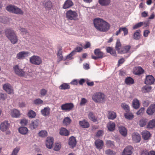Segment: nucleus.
<instances>
[{
	"label": "nucleus",
	"mask_w": 155,
	"mask_h": 155,
	"mask_svg": "<svg viewBox=\"0 0 155 155\" xmlns=\"http://www.w3.org/2000/svg\"><path fill=\"white\" fill-rule=\"evenodd\" d=\"M93 22L95 28L101 32L107 31L110 28V25L108 23L100 18L95 19Z\"/></svg>",
	"instance_id": "1"
},
{
	"label": "nucleus",
	"mask_w": 155,
	"mask_h": 155,
	"mask_svg": "<svg viewBox=\"0 0 155 155\" xmlns=\"http://www.w3.org/2000/svg\"><path fill=\"white\" fill-rule=\"evenodd\" d=\"M5 35L12 43L15 44L17 42L18 40L17 37L12 29L10 28L6 29Z\"/></svg>",
	"instance_id": "2"
},
{
	"label": "nucleus",
	"mask_w": 155,
	"mask_h": 155,
	"mask_svg": "<svg viewBox=\"0 0 155 155\" xmlns=\"http://www.w3.org/2000/svg\"><path fill=\"white\" fill-rule=\"evenodd\" d=\"M92 100L96 103H104L105 101L104 94L101 92H96L92 96Z\"/></svg>",
	"instance_id": "3"
},
{
	"label": "nucleus",
	"mask_w": 155,
	"mask_h": 155,
	"mask_svg": "<svg viewBox=\"0 0 155 155\" xmlns=\"http://www.w3.org/2000/svg\"><path fill=\"white\" fill-rule=\"evenodd\" d=\"M13 70L15 73L20 76L24 77L27 78L28 77L30 76L29 74L24 71L22 69H20L17 65L13 67Z\"/></svg>",
	"instance_id": "4"
},
{
	"label": "nucleus",
	"mask_w": 155,
	"mask_h": 155,
	"mask_svg": "<svg viewBox=\"0 0 155 155\" xmlns=\"http://www.w3.org/2000/svg\"><path fill=\"white\" fill-rule=\"evenodd\" d=\"M66 18L70 20H75L78 19V14L77 12L74 11L69 10L66 13Z\"/></svg>",
	"instance_id": "5"
},
{
	"label": "nucleus",
	"mask_w": 155,
	"mask_h": 155,
	"mask_svg": "<svg viewBox=\"0 0 155 155\" xmlns=\"http://www.w3.org/2000/svg\"><path fill=\"white\" fill-rule=\"evenodd\" d=\"M6 9L8 11L15 14L21 15L23 13V12L21 9L14 5H8L6 7Z\"/></svg>",
	"instance_id": "6"
},
{
	"label": "nucleus",
	"mask_w": 155,
	"mask_h": 155,
	"mask_svg": "<svg viewBox=\"0 0 155 155\" xmlns=\"http://www.w3.org/2000/svg\"><path fill=\"white\" fill-rule=\"evenodd\" d=\"M29 61L31 64L35 65H39L42 62L41 58L37 55H33L30 57Z\"/></svg>",
	"instance_id": "7"
},
{
	"label": "nucleus",
	"mask_w": 155,
	"mask_h": 155,
	"mask_svg": "<svg viewBox=\"0 0 155 155\" xmlns=\"http://www.w3.org/2000/svg\"><path fill=\"white\" fill-rule=\"evenodd\" d=\"M30 55V52L27 51H22L18 53L16 56L17 59L23 60Z\"/></svg>",
	"instance_id": "8"
},
{
	"label": "nucleus",
	"mask_w": 155,
	"mask_h": 155,
	"mask_svg": "<svg viewBox=\"0 0 155 155\" xmlns=\"http://www.w3.org/2000/svg\"><path fill=\"white\" fill-rule=\"evenodd\" d=\"M94 53L96 56L92 55L91 57L93 59L95 60L98 58H102L105 56L104 54L98 48L95 49L94 51Z\"/></svg>",
	"instance_id": "9"
},
{
	"label": "nucleus",
	"mask_w": 155,
	"mask_h": 155,
	"mask_svg": "<svg viewBox=\"0 0 155 155\" xmlns=\"http://www.w3.org/2000/svg\"><path fill=\"white\" fill-rule=\"evenodd\" d=\"M74 104L72 103H67L61 105V108L62 110L66 111L71 110L74 107Z\"/></svg>",
	"instance_id": "10"
},
{
	"label": "nucleus",
	"mask_w": 155,
	"mask_h": 155,
	"mask_svg": "<svg viewBox=\"0 0 155 155\" xmlns=\"http://www.w3.org/2000/svg\"><path fill=\"white\" fill-rule=\"evenodd\" d=\"M3 87L4 90L8 94H13L14 93L12 87L8 83H6L3 85Z\"/></svg>",
	"instance_id": "11"
},
{
	"label": "nucleus",
	"mask_w": 155,
	"mask_h": 155,
	"mask_svg": "<svg viewBox=\"0 0 155 155\" xmlns=\"http://www.w3.org/2000/svg\"><path fill=\"white\" fill-rule=\"evenodd\" d=\"M10 114L11 117L13 118H18L21 115L20 111L16 109H11L10 111Z\"/></svg>",
	"instance_id": "12"
},
{
	"label": "nucleus",
	"mask_w": 155,
	"mask_h": 155,
	"mask_svg": "<svg viewBox=\"0 0 155 155\" xmlns=\"http://www.w3.org/2000/svg\"><path fill=\"white\" fill-rule=\"evenodd\" d=\"M10 127V124L7 121H5L1 123L0 125V130L5 132L8 130Z\"/></svg>",
	"instance_id": "13"
},
{
	"label": "nucleus",
	"mask_w": 155,
	"mask_h": 155,
	"mask_svg": "<svg viewBox=\"0 0 155 155\" xmlns=\"http://www.w3.org/2000/svg\"><path fill=\"white\" fill-rule=\"evenodd\" d=\"M133 150V148L131 146H127L123 150L122 155H131Z\"/></svg>",
	"instance_id": "14"
},
{
	"label": "nucleus",
	"mask_w": 155,
	"mask_h": 155,
	"mask_svg": "<svg viewBox=\"0 0 155 155\" xmlns=\"http://www.w3.org/2000/svg\"><path fill=\"white\" fill-rule=\"evenodd\" d=\"M68 143L70 148H73L75 147L77 143V141L75 137L74 136L70 137L68 139Z\"/></svg>",
	"instance_id": "15"
},
{
	"label": "nucleus",
	"mask_w": 155,
	"mask_h": 155,
	"mask_svg": "<svg viewBox=\"0 0 155 155\" xmlns=\"http://www.w3.org/2000/svg\"><path fill=\"white\" fill-rule=\"evenodd\" d=\"M54 143V139L53 137H48L46 139V147L49 149L52 148Z\"/></svg>",
	"instance_id": "16"
},
{
	"label": "nucleus",
	"mask_w": 155,
	"mask_h": 155,
	"mask_svg": "<svg viewBox=\"0 0 155 155\" xmlns=\"http://www.w3.org/2000/svg\"><path fill=\"white\" fill-rule=\"evenodd\" d=\"M132 140L135 143H138L140 142L141 137L140 135L137 132H134L132 135Z\"/></svg>",
	"instance_id": "17"
},
{
	"label": "nucleus",
	"mask_w": 155,
	"mask_h": 155,
	"mask_svg": "<svg viewBox=\"0 0 155 155\" xmlns=\"http://www.w3.org/2000/svg\"><path fill=\"white\" fill-rule=\"evenodd\" d=\"M154 78L152 75H147L146 77L145 83L147 84H151L154 83Z\"/></svg>",
	"instance_id": "18"
},
{
	"label": "nucleus",
	"mask_w": 155,
	"mask_h": 155,
	"mask_svg": "<svg viewBox=\"0 0 155 155\" xmlns=\"http://www.w3.org/2000/svg\"><path fill=\"white\" fill-rule=\"evenodd\" d=\"M43 5L46 9L48 10L51 9L52 6L51 2L49 0H45L43 3Z\"/></svg>",
	"instance_id": "19"
},
{
	"label": "nucleus",
	"mask_w": 155,
	"mask_h": 155,
	"mask_svg": "<svg viewBox=\"0 0 155 155\" xmlns=\"http://www.w3.org/2000/svg\"><path fill=\"white\" fill-rule=\"evenodd\" d=\"M133 72L135 74L140 75L143 72L144 70L141 67H136L133 69Z\"/></svg>",
	"instance_id": "20"
},
{
	"label": "nucleus",
	"mask_w": 155,
	"mask_h": 155,
	"mask_svg": "<svg viewBox=\"0 0 155 155\" xmlns=\"http://www.w3.org/2000/svg\"><path fill=\"white\" fill-rule=\"evenodd\" d=\"M73 3L71 0H66L63 5V8L64 9L68 8L73 5Z\"/></svg>",
	"instance_id": "21"
},
{
	"label": "nucleus",
	"mask_w": 155,
	"mask_h": 155,
	"mask_svg": "<svg viewBox=\"0 0 155 155\" xmlns=\"http://www.w3.org/2000/svg\"><path fill=\"white\" fill-rule=\"evenodd\" d=\"M155 111V104H152L147 109L146 112L149 115H152Z\"/></svg>",
	"instance_id": "22"
},
{
	"label": "nucleus",
	"mask_w": 155,
	"mask_h": 155,
	"mask_svg": "<svg viewBox=\"0 0 155 155\" xmlns=\"http://www.w3.org/2000/svg\"><path fill=\"white\" fill-rule=\"evenodd\" d=\"M39 124V122L38 120H32L30 124L29 127L31 130H34L36 128Z\"/></svg>",
	"instance_id": "23"
},
{
	"label": "nucleus",
	"mask_w": 155,
	"mask_h": 155,
	"mask_svg": "<svg viewBox=\"0 0 155 155\" xmlns=\"http://www.w3.org/2000/svg\"><path fill=\"white\" fill-rule=\"evenodd\" d=\"M50 110V108L48 107H45L43 109H42L41 112V114L43 116H47L49 115Z\"/></svg>",
	"instance_id": "24"
},
{
	"label": "nucleus",
	"mask_w": 155,
	"mask_h": 155,
	"mask_svg": "<svg viewBox=\"0 0 155 155\" xmlns=\"http://www.w3.org/2000/svg\"><path fill=\"white\" fill-rule=\"evenodd\" d=\"M130 49V46L127 45L122 47L120 50H119V53L123 54L128 52Z\"/></svg>",
	"instance_id": "25"
},
{
	"label": "nucleus",
	"mask_w": 155,
	"mask_h": 155,
	"mask_svg": "<svg viewBox=\"0 0 155 155\" xmlns=\"http://www.w3.org/2000/svg\"><path fill=\"white\" fill-rule=\"evenodd\" d=\"M95 144L97 149H101L104 145V142L102 140L97 139L96 140Z\"/></svg>",
	"instance_id": "26"
},
{
	"label": "nucleus",
	"mask_w": 155,
	"mask_h": 155,
	"mask_svg": "<svg viewBox=\"0 0 155 155\" xmlns=\"http://www.w3.org/2000/svg\"><path fill=\"white\" fill-rule=\"evenodd\" d=\"M132 104L133 107L135 109H138L140 107L139 101L137 98H134L133 100Z\"/></svg>",
	"instance_id": "27"
},
{
	"label": "nucleus",
	"mask_w": 155,
	"mask_h": 155,
	"mask_svg": "<svg viewBox=\"0 0 155 155\" xmlns=\"http://www.w3.org/2000/svg\"><path fill=\"white\" fill-rule=\"evenodd\" d=\"M119 130L120 134L124 137H125L127 134V130L125 127L123 126H120Z\"/></svg>",
	"instance_id": "28"
},
{
	"label": "nucleus",
	"mask_w": 155,
	"mask_h": 155,
	"mask_svg": "<svg viewBox=\"0 0 155 155\" xmlns=\"http://www.w3.org/2000/svg\"><path fill=\"white\" fill-rule=\"evenodd\" d=\"M79 124L81 127L84 128H87L90 126L89 123L85 120L79 121Z\"/></svg>",
	"instance_id": "29"
},
{
	"label": "nucleus",
	"mask_w": 155,
	"mask_h": 155,
	"mask_svg": "<svg viewBox=\"0 0 155 155\" xmlns=\"http://www.w3.org/2000/svg\"><path fill=\"white\" fill-rule=\"evenodd\" d=\"M99 4L101 6H106L109 5L110 2V0H98Z\"/></svg>",
	"instance_id": "30"
},
{
	"label": "nucleus",
	"mask_w": 155,
	"mask_h": 155,
	"mask_svg": "<svg viewBox=\"0 0 155 155\" xmlns=\"http://www.w3.org/2000/svg\"><path fill=\"white\" fill-rule=\"evenodd\" d=\"M142 137L144 140H148L150 137V133L147 131L144 130L142 132Z\"/></svg>",
	"instance_id": "31"
},
{
	"label": "nucleus",
	"mask_w": 155,
	"mask_h": 155,
	"mask_svg": "<svg viewBox=\"0 0 155 155\" xmlns=\"http://www.w3.org/2000/svg\"><path fill=\"white\" fill-rule=\"evenodd\" d=\"M116 114L114 112L112 111H108V117L111 120H114L116 117Z\"/></svg>",
	"instance_id": "32"
},
{
	"label": "nucleus",
	"mask_w": 155,
	"mask_h": 155,
	"mask_svg": "<svg viewBox=\"0 0 155 155\" xmlns=\"http://www.w3.org/2000/svg\"><path fill=\"white\" fill-rule=\"evenodd\" d=\"M107 127L110 131H113L115 129V124L113 122H110L107 124Z\"/></svg>",
	"instance_id": "33"
},
{
	"label": "nucleus",
	"mask_w": 155,
	"mask_h": 155,
	"mask_svg": "<svg viewBox=\"0 0 155 155\" xmlns=\"http://www.w3.org/2000/svg\"><path fill=\"white\" fill-rule=\"evenodd\" d=\"M60 134L61 135L67 136L69 134V132L66 128L62 127L60 130Z\"/></svg>",
	"instance_id": "34"
},
{
	"label": "nucleus",
	"mask_w": 155,
	"mask_h": 155,
	"mask_svg": "<svg viewBox=\"0 0 155 155\" xmlns=\"http://www.w3.org/2000/svg\"><path fill=\"white\" fill-rule=\"evenodd\" d=\"M19 132L23 135H26L28 133V128L25 127H21L18 129Z\"/></svg>",
	"instance_id": "35"
},
{
	"label": "nucleus",
	"mask_w": 155,
	"mask_h": 155,
	"mask_svg": "<svg viewBox=\"0 0 155 155\" xmlns=\"http://www.w3.org/2000/svg\"><path fill=\"white\" fill-rule=\"evenodd\" d=\"M88 117L90 120L94 122H96L97 120V118L95 116L94 114L91 112H89Z\"/></svg>",
	"instance_id": "36"
},
{
	"label": "nucleus",
	"mask_w": 155,
	"mask_h": 155,
	"mask_svg": "<svg viewBox=\"0 0 155 155\" xmlns=\"http://www.w3.org/2000/svg\"><path fill=\"white\" fill-rule=\"evenodd\" d=\"M141 31L140 30H137L134 32L133 35V38L135 40H138L140 38L141 35L140 34Z\"/></svg>",
	"instance_id": "37"
},
{
	"label": "nucleus",
	"mask_w": 155,
	"mask_h": 155,
	"mask_svg": "<svg viewBox=\"0 0 155 155\" xmlns=\"http://www.w3.org/2000/svg\"><path fill=\"white\" fill-rule=\"evenodd\" d=\"M71 121V120L70 118L68 117H67L65 118L63 120V125L64 126H67L70 124Z\"/></svg>",
	"instance_id": "38"
},
{
	"label": "nucleus",
	"mask_w": 155,
	"mask_h": 155,
	"mask_svg": "<svg viewBox=\"0 0 155 155\" xmlns=\"http://www.w3.org/2000/svg\"><path fill=\"white\" fill-rule=\"evenodd\" d=\"M106 50L107 53H110L113 56H115L116 55L115 51L113 50L112 48L109 47H107L106 48Z\"/></svg>",
	"instance_id": "39"
},
{
	"label": "nucleus",
	"mask_w": 155,
	"mask_h": 155,
	"mask_svg": "<svg viewBox=\"0 0 155 155\" xmlns=\"http://www.w3.org/2000/svg\"><path fill=\"white\" fill-rule=\"evenodd\" d=\"M125 83L127 85L132 84L134 83V80L132 78L128 77L127 78L125 81Z\"/></svg>",
	"instance_id": "40"
},
{
	"label": "nucleus",
	"mask_w": 155,
	"mask_h": 155,
	"mask_svg": "<svg viewBox=\"0 0 155 155\" xmlns=\"http://www.w3.org/2000/svg\"><path fill=\"white\" fill-rule=\"evenodd\" d=\"M59 89L61 90H66L69 89L70 88V87L68 84L64 83L61 84L59 87Z\"/></svg>",
	"instance_id": "41"
},
{
	"label": "nucleus",
	"mask_w": 155,
	"mask_h": 155,
	"mask_svg": "<svg viewBox=\"0 0 155 155\" xmlns=\"http://www.w3.org/2000/svg\"><path fill=\"white\" fill-rule=\"evenodd\" d=\"M152 87L150 86H145L142 88V91L143 93H146L150 91Z\"/></svg>",
	"instance_id": "42"
},
{
	"label": "nucleus",
	"mask_w": 155,
	"mask_h": 155,
	"mask_svg": "<svg viewBox=\"0 0 155 155\" xmlns=\"http://www.w3.org/2000/svg\"><path fill=\"white\" fill-rule=\"evenodd\" d=\"M121 107L127 112H129L130 108L127 104L125 103H123L121 104Z\"/></svg>",
	"instance_id": "43"
},
{
	"label": "nucleus",
	"mask_w": 155,
	"mask_h": 155,
	"mask_svg": "<svg viewBox=\"0 0 155 155\" xmlns=\"http://www.w3.org/2000/svg\"><path fill=\"white\" fill-rule=\"evenodd\" d=\"M155 126V119H153L150 120L147 125L148 128H152Z\"/></svg>",
	"instance_id": "44"
},
{
	"label": "nucleus",
	"mask_w": 155,
	"mask_h": 155,
	"mask_svg": "<svg viewBox=\"0 0 155 155\" xmlns=\"http://www.w3.org/2000/svg\"><path fill=\"white\" fill-rule=\"evenodd\" d=\"M28 116L30 118H34L36 116V114L34 111L30 110L28 113Z\"/></svg>",
	"instance_id": "45"
},
{
	"label": "nucleus",
	"mask_w": 155,
	"mask_h": 155,
	"mask_svg": "<svg viewBox=\"0 0 155 155\" xmlns=\"http://www.w3.org/2000/svg\"><path fill=\"white\" fill-rule=\"evenodd\" d=\"M127 112L124 114V117L127 119L131 120L134 117V115L132 113Z\"/></svg>",
	"instance_id": "46"
},
{
	"label": "nucleus",
	"mask_w": 155,
	"mask_h": 155,
	"mask_svg": "<svg viewBox=\"0 0 155 155\" xmlns=\"http://www.w3.org/2000/svg\"><path fill=\"white\" fill-rule=\"evenodd\" d=\"M20 147H16L13 150L11 155H17L18 153L20 150Z\"/></svg>",
	"instance_id": "47"
},
{
	"label": "nucleus",
	"mask_w": 155,
	"mask_h": 155,
	"mask_svg": "<svg viewBox=\"0 0 155 155\" xmlns=\"http://www.w3.org/2000/svg\"><path fill=\"white\" fill-rule=\"evenodd\" d=\"M147 122V120L146 119L142 118L140 121L139 125L140 127H143L146 125Z\"/></svg>",
	"instance_id": "48"
},
{
	"label": "nucleus",
	"mask_w": 155,
	"mask_h": 155,
	"mask_svg": "<svg viewBox=\"0 0 155 155\" xmlns=\"http://www.w3.org/2000/svg\"><path fill=\"white\" fill-rule=\"evenodd\" d=\"M48 133L45 130H42L38 133V135L41 137H45L47 135Z\"/></svg>",
	"instance_id": "49"
},
{
	"label": "nucleus",
	"mask_w": 155,
	"mask_h": 155,
	"mask_svg": "<svg viewBox=\"0 0 155 155\" xmlns=\"http://www.w3.org/2000/svg\"><path fill=\"white\" fill-rule=\"evenodd\" d=\"M47 93V91L45 89H41L40 91V96L43 97L46 96Z\"/></svg>",
	"instance_id": "50"
},
{
	"label": "nucleus",
	"mask_w": 155,
	"mask_h": 155,
	"mask_svg": "<svg viewBox=\"0 0 155 155\" xmlns=\"http://www.w3.org/2000/svg\"><path fill=\"white\" fill-rule=\"evenodd\" d=\"M62 51L61 49H59L58 54L57 57L58 58V60L59 61H61L63 59V56L62 55Z\"/></svg>",
	"instance_id": "51"
},
{
	"label": "nucleus",
	"mask_w": 155,
	"mask_h": 155,
	"mask_svg": "<svg viewBox=\"0 0 155 155\" xmlns=\"http://www.w3.org/2000/svg\"><path fill=\"white\" fill-rule=\"evenodd\" d=\"M34 103L36 105H39L43 103V101L40 98H37L33 101Z\"/></svg>",
	"instance_id": "52"
},
{
	"label": "nucleus",
	"mask_w": 155,
	"mask_h": 155,
	"mask_svg": "<svg viewBox=\"0 0 155 155\" xmlns=\"http://www.w3.org/2000/svg\"><path fill=\"white\" fill-rule=\"evenodd\" d=\"M145 22H140L138 23L137 24H136L133 27V29H137L139 27H140L142 26L143 25H144V24H145Z\"/></svg>",
	"instance_id": "53"
},
{
	"label": "nucleus",
	"mask_w": 155,
	"mask_h": 155,
	"mask_svg": "<svg viewBox=\"0 0 155 155\" xmlns=\"http://www.w3.org/2000/svg\"><path fill=\"white\" fill-rule=\"evenodd\" d=\"M82 50V48L81 47H77L74 49V50L72 51V53H74V54H75L77 52H80Z\"/></svg>",
	"instance_id": "54"
},
{
	"label": "nucleus",
	"mask_w": 155,
	"mask_h": 155,
	"mask_svg": "<svg viewBox=\"0 0 155 155\" xmlns=\"http://www.w3.org/2000/svg\"><path fill=\"white\" fill-rule=\"evenodd\" d=\"M121 44L119 40H117L116 44V49L119 53V50H120V47L121 46Z\"/></svg>",
	"instance_id": "55"
},
{
	"label": "nucleus",
	"mask_w": 155,
	"mask_h": 155,
	"mask_svg": "<svg viewBox=\"0 0 155 155\" xmlns=\"http://www.w3.org/2000/svg\"><path fill=\"white\" fill-rule=\"evenodd\" d=\"M61 147V145L59 143H56L54 148V150L55 151H58Z\"/></svg>",
	"instance_id": "56"
},
{
	"label": "nucleus",
	"mask_w": 155,
	"mask_h": 155,
	"mask_svg": "<svg viewBox=\"0 0 155 155\" xmlns=\"http://www.w3.org/2000/svg\"><path fill=\"white\" fill-rule=\"evenodd\" d=\"M145 108L144 107L140 108V110L136 113L137 115H141L143 114Z\"/></svg>",
	"instance_id": "57"
},
{
	"label": "nucleus",
	"mask_w": 155,
	"mask_h": 155,
	"mask_svg": "<svg viewBox=\"0 0 155 155\" xmlns=\"http://www.w3.org/2000/svg\"><path fill=\"white\" fill-rule=\"evenodd\" d=\"M105 153L107 155H114L115 154V152L110 149H108L106 150Z\"/></svg>",
	"instance_id": "58"
},
{
	"label": "nucleus",
	"mask_w": 155,
	"mask_h": 155,
	"mask_svg": "<svg viewBox=\"0 0 155 155\" xmlns=\"http://www.w3.org/2000/svg\"><path fill=\"white\" fill-rule=\"evenodd\" d=\"M7 98V95L6 94L0 93V100L4 101Z\"/></svg>",
	"instance_id": "59"
},
{
	"label": "nucleus",
	"mask_w": 155,
	"mask_h": 155,
	"mask_svg": "<svg viewBox=\"0 0 155 155\" xmlns=\"http://www.w3.org/2000/svg\"><path fill=\"white\" fill-rule=\"evenodd\" d=\"M104 131L103 130H99L97 132L96 136L97 137H100L102 136L104 134Z\"/></svg>",
	"instance_id": "60"
},
{
	"label": "nucleus",
	"mask_w": 155,
	"mask_h": 155,
	"mask_svg": "<svg viewBox=\"0 0 155 155\" xmlns=\"http://www.w3.org/2000/svg\"><path fill=\"white\" fill-rule=\"evenodd\" d=\"M18 29L21 31L23 34H26L27 33V30L25 28H23L21 27H18Z\"/></svg>",
	"instance_id": "61"
},
{
	"label": "nucleus",
	"mask_w": 155,
	"mask_h": 155,
	"mask_svg": "<svg viewBox=\"0 0 155 155\" xmlns=\"http://www.w3.org/2000/svg\"><path fill=\"white\" fill-rule=\"evenodd\" d=\"M87 100L85 98H82L81 99V101L80 103V105L81 106H83L85 105L87 102Z\"/></svg>",
	"instance_id": "62"
},
{
	"label": "nucleus",
	"mask_w": 155,
	"mask_h": 155,
	"mask_svg": "<svg viewBox=\"0 0 155 155\" xmlns=\"http://www.w3.org/2000/svg\"><path fill=\"white\" fill-rule=\"evenodd\" d=\"M74 53H72V51L66 57V60H71L72 59V56L74 55Z\"/></svg>",
	"instance_id": "63"
},
{
	"label": "nucleus",
	"mask_w": 155,
	"mask_h": 155,
	"mask_svg": "<svg viewBox=\"0 0 155 155\" xmlns=\"http://www.w3.org/2000/svg\"><path fill=\"white\" fill-rule=\"evenodd\" d=\"M28 123V120L26 119H23L21 120L20 123L23 125H25Z\"/></svg>",
	"instance_id": "64"
}]
</instances>
